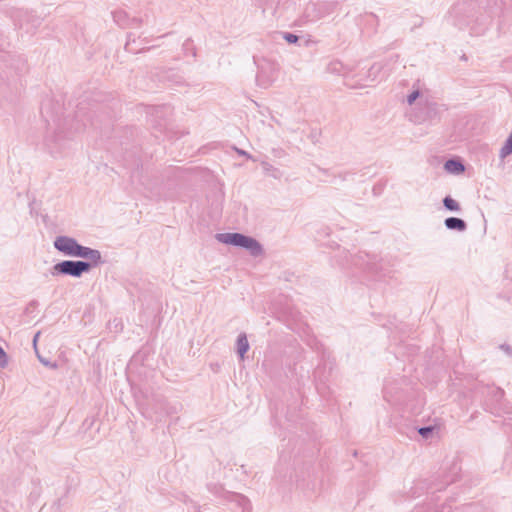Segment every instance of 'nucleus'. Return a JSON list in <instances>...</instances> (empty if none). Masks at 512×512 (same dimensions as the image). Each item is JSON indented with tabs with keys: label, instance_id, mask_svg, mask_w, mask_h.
Here are the masks:
<instances>
[{
	"label": "nucleus",
	"instance_id": "obj_22",
	"mask_svg": "<svg viewBox=\"0 0 512 512\" xmlns=\"http://www.w3.org/2000/svg\"><path fill=\"white\" fill-rule=\"evenodd\" d=\"M39 335H40V332H37V333L35 334L34 338H33V344H34V346H35V347H36V342H37V340H38Z\"/></svg>",
	"mask_w": 512,
	"mask_h": 512
},
{
	"label": "nucleus",
	"instance_id": "obj_10",
	"mask_svg": "<svg viewBox=\"0 0 512 512\" xmlns=\"http://www.w3.org/2000/svg\"><path fill=\"white\" fill-rule=\"evenodd\" d=\"M231 501L235 502L239 507L242 508V512H249L250 501L247 497L241 494H231Z\"/></svg>",
	"mask_w": 512,
	"mask_h": 512
},
{
	"label": "nucleus",
	"instance_id": "obj_5",
	"mask_svg": "<svg viewBox=\"0 0 512 512\" xmlns=\"http://www.w3.org/2000/svg\"><path fill=\"white\" fill-rule=\"evenodd\" d=\"M382 68L383 66L381 63H374L367 69L366 72H364L363 74H359V80L355 84L351 85V87H366L376 82L380 77Z\"/></svg>",
	"mask_w": 512,
	"mask_h": 512
},
{
	"label": "nucleus",
	"instance_id": "obj_7",
	"mask_svg": "<svg viewBox=\"0 0 512 512\" xmlns=\"http://www.w3.org/2000/svg\"><path fill=\"white\" fill-rule=\"evenodd\" d=\"M445 227L449 230H455V231H465L467 229V223L457 217H448L444 221Z\"/></svg>",
	"mask_w": 512,
	"mask_h": 512
},
{
	"label": "nucleus",
	"instance_id": "obj_25",
	"mask_svg": "<svg viewBox=\"0 0 512 512\" xmlns=\"http://www.w3.org/2000/svg\"><path fill=\"white\" fill-rule=\"evenodd\" d=\"M35 304H36V301H32V302L30 303V305H35Z\"/></svg>",
	"mask_w": 512,
	"mask_h": 512
},
{
	"label": "nucleus",
	"instance_id": "obj_24",
	"mask_svg": "<svg viewBox=\"0 0 512 512\" xmlns=\"http://www.w3.org/2000/svg\"><path fill=\"white\" fill-rule=\"evenodd\" d=\"M454 481H455V479H454V478H451L450 480H447V484L452 483V482H454Z\"/></svg>",
	"mask_w": 512,
	"mask_h": 512
},
{
	"label": "nucleus",
	"instance_id": "obj_23",
	"mask_svg": "<svg viewBox=\"0 0 512 512\" xmlns=\"http://www.w3.org/2000/svg\"><path fill=\"white\" fill-rule=\"evenodd\" d=\"M238 153L241 154V155L248 156V154L245 151H243V150H238Z\"/></svg>",
	"mask_w": 512,
	"mask_h": 512
},
{
	"label": "nucleus",
	"instance_id": "obj_21",
	"mask_svg": "<svg viewBox=\"0 0 512 512\" xmlns=\"http://www.w3.org/2000/svg\"><path fill=\"white\" fill-rule=\"evenodd\" d=\"M123 13L122 12H115L113 13L114 20L119 23L120 20H122Z\"/></svg>",
	"mask_w": 512,
	"mask_h": 512
},
{
	"label": "nucleus",
	"instance_id": "obj_13",
	"mask_svg": "<svg viewBox=\"0 0 512 512\" xmlns=\"http://www.w3.org/2000/svg\"><path fill=\"white\" fill-rule=\"evenodd\" d=\"M37 357L39 359V361L46 367H49L51 369H56L58 367L57 363H52L50 362L49 360H47L46 358L42 357L37 351Z\"/></svg>",
	"mask_w": 512,
	"mask_h": 512
},
{
	"label": "nucleus",
	"instance_id": "obj_20",
	"mask_svg": "<svg viewBox=\"0 0 512 512\" xmlns=\"http://www.w3.org/2000/svg\"><path fill=\"white\" fill-rule=\"evenodd\" d=\"M500 349L503 350L508 355L512 354V347L508 344H501Z\"/></svg>",
	"mask_w": 512,
	"mask_h": 512
},
{
	"label": "nucleus",
	"instance_id": "obj_8",
	"mask_svg": "<svg viewBox=\"0 0 512 512\" xmlns=\"http://www.w3.org/2000/svg\"><path fill=\"white\" fill-rule=\"evenodd\" d=\"M444 168L453 174H460L465 171L464 164L458 159H448L444 164Z\"/></svg>",
	"mask_w": 512,
	"mask_h": 512
},
{
	"label": "nucleus",
	"instance_id": "obj_4",
	"mask_svg": "<svg viewBox=\"0 0 512 512\" xmlns=\"http://www.w3.org/2000/svg\"><path fill=\"white\" fill-rule=\"evenodd\" d=\"M217 239L225 244L245 248L253 257L263 254V247L256 239L241 233H220Z\"/></svg>",
	"mask_w": 512,
	"mask_h": 512
},
{
	"label": "nucleus",
	"instance_id": "obj_18",
	"mask_svg": "<svg viewBox=\"0 0 512 512\" xmlns=\"http://www.w3.org/2000/svg\"><path fill=\"white\" fill-rule=\"evenodd\" d=\"M360 267L369 271L375 270L374 263H371L370 260L366 261L364 264H361Z\"/></svg>",
	"mask_w": 512,
	"mask_h": 512
},
{
	"label": "nucleus",
	"instance_id": "obj_19",
	"mask_svg": "<svg viewBox=\"0 0 512 512\" xmlns=\"http://www.w3.org/2000/svg\"><path fill=\"white\" fill-rule=\"evenodd\" d=\"M125 49L126 51L128 52H132V53H136L137 51L133 49L132 47V42H131V39H130V35L128 36V40L125 44Z\"/></svg>",
	"mask_w": 512,
	"mask_h": 512
},
{
	"label": "nucleus",
	"instance_id": "obj_17",
	"mask_svg": "<svg viewBox=\"0 0 512 512\" xmlns=\"http://www.w3.org/2000/svg\"><path fill=\"white\" fill-rule=\"evenodd\" d=\"M419 96H420V92L418 90L413 91L411 94H409L407 96L408 104L412 105Z\"/></svg>",
	"mask_w": 512,
	"mask_h": 512
},
{
	"label": "nucleus",
	"instance_id": "obj_15",
	"mask_svg": "<svg viewBox=\"0 0 512 512\" xmlns=\"http://www.w3.org/2000/svg\"><path fill=\"white\" fill-rule=\"evenodd\" d=\"M8 364V357L4 349L0 346V367L4 368Z\"/></svg>",
	"mask_w": 512,
	"mask_h": 512
},
{
	"label": "nucleus",
	"instance_id": "obj_2",
	"mask_svg": "<svg viewBox=\"0 0 512 512\" xmlns=\"http://www.w3.org/2000/svg\"><path fill=\"white\" fill-rule=\"evenodd\" d=\"M53 244L54 248L65 256L88 259L94 263H103L99 250L83 246L73 237L58 236Z\"/></svg>",
	"mask_w": 512,
	"mask_h": 512
},
{
	"label": "nucleus",
	"instance_id": "obj_16",
	"mask_svg": "<svg viewBox=\"0 0 512 512\" xmlns=\"http://www.w3.org/2000/svg\"><path fill=\"white\" fill-rule=\"evenodd\" d=\"M419 434L424 437V438H427L432 432H433V427L431 426H425V427H421L419 430H418Z\"/></svg>",
	"mask_w": 512,
	"mask_h": 512
},
{
	"label": "nucleus",
	"instance_id": "obj_14",
	"mask_svg": "<svg viewBox=\"0 0 512 512\" xmlns=\"http://www.w3.org/2000/svg\"><path fill=\"white\" fill-rule=\"evenodd\" d=\"M283 38L289 43V44H295L299 40V37L295 34L284 32Z\"/></svg>",
	"mask_w": 512,
	"mask_h": 512
},
{
	"label": "nucleus",
	"instance_id": "obj_1",
	"mask_svg": "<svg viewBox=\"0 0 512 512\" xmlns=\"http://www.w3.org/2000/svg\"><path fill=\"white\" fill-rule=\"evenodd\" d=\"M86 115L82 108H79L75 115V120L68 118H55L53 124H49L47 134L45 137V146L49 153L58 157L63 155L70 149L71 141L76 132L81 131L86 127ZM91 125H94L90 117L87 118Z\"/></svg>",
	"mask_w": 512,
	"mask_h": 512
},
{
	"label": "nucleus",
	"instance_id": "obj_12",
	"mask_svg": "<svg viewBox=\"0 0 512 512\" xmlns=\"http://www.w3.org/2000/svg\"><path fill=\"white\" fill-rule=\"evenodd\" d=\"M443 205L449 211L456 212L460 210L459 203L456 200H454L451 196H446L443 199Z\"/></svg>",
	"mask_w": 512,
	"mask_h": 512
},
{
	"label": "nucleus",
	"instance_id": "obj_3",
	"mask_svg": "<svg viewBox=\"0 0 512 512\" xmlns=\"http://www.w3.org/2000/svg\"><path fill=\"white\" fill-rule=\"evenodd\" d=\"M100 263H94L91 260H63L56 263L51 270L53 276H71L80 278L84 273L89 272L93 267Z\"/></svg>",
	"mask_w": 512,
	"mask_h": 512
},
{
	"label": "nucleus",
	"instance_id": "obj_11",
	"mask_svg": "<svg viewBox=\"0 0 512 512\" xmlns=\"http://www.w3.org/2000/svg\"><path fill=\"white\" fill-rule=\"evenodd\" d=\"M425 115L420 119L421 121L431 120L437 117L438 110L437 104L434 102H426L425 104Z\"/></svg>",
	"mask_w": 512,
	"mask_h": 512
},
{
	"label": "nucleus",
	"instance_id": "obj_6",
	"mask_svg": "<svg viewBox=\"0 0 512 512\" xmlns=\"http://www.w3.org/2000/svg\"><path fill=\"white\" fill-rule=\"evenodd\" d=\"M276 76L274 74V68H270V72H267L263 67L259 69L256 76L257 85L263 89L269 88L275 81Z\"/></svg>",
	"mask_w": 512,
	"mask_h": 512
},
{
	"label": "nucleus",
	"instance_id": "obj_9",
	"mask_svg": "<svg viewBox=\"0 0 512 512\" xmlns=\"http://www.w3.org/2000/svg\"><path fill=\"white\" fill-rule=\"evenodd\" d=\"M236 345L239 357L244 359L246 352L249 350V342L245 333L238 335Z\"/></svg>",
	"mask_w": 512,
	"mask_h": 512
}]
</instances>
